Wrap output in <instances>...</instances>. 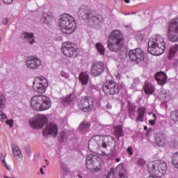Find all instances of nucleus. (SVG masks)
<instances>
[{"instance_id":"nucleus-60","label":"nucleus","mask_w":178,"mask_h":178,"mask_svg":"<svg viewBox=\"0 0 178 178\" xmlns=\"http://www.w3.org/2000/svg\"><path fill=\"white\" fill-rule=\"evenodd\" d=\"M153 118H154V120H156V115L155 114H153Z\"/></svg>"},{"instance_id":"nucleus-25","label":"nucleus","mask_w":178,"mask_h":178,"mask_svg":"<svg viewBox=\"0 0 178 178\" xmlns=\"http://www.w3.org/2000/svg\"><path fill=\"white\" fill-rule=\"evenodd\" d=\"M127 108L129 111V117L134 120V113H136V105L134 103H131L130 100L127 101Z\"/></svg>"},{"instance_id":"nucleus-37","label":"nucleus","mask_w":178,"mask_h":178,"mask_svg":"<svg viewBox=\"0 0 178 178\" xmlns=\"http://www.w3.org/2000/svg\"><path fill=\"white\" fill-rule=\"evenodd\" d=\"M101 145L103 148H107L108 147H111V145H112L111 144V142L109 141V138H105L102 141Z\"/></svg>"},{"instance_id":"nucleus-32","label":"nucleus","mask_w":178,"mask_h":178,"mask_svg":"<svg viewBox=\"0 0 178 178\" xmlns=\"http://www.w3.org/2000/svg\"><path fill=\"white\" fill-rule=\"evenodd\" d=\"M23 35H24V40H29V44H34V42H35V40H34V33H29L27 32H24L23 33Z\"/></svg>"},{"instance_id":"nucleus-43","label":"nucleus","mask_w":178,"mask_h":178,"mask_svg":"<svg viewBox=\"0 0 178 178\" xmlns=\"http://www.w3.org/2000/svg\"><path fill=\"white\" fill-rule=\"evenodd\" d=\"M0 109H5V96H0Z\"/></svg>"},{"instance_id":"nucleus-26","label":"nucleus","mask_w":178,"mask_h":178,"mask_svg":"<svg viewBox=\"0 0 178 178\" xmlns=\"http://www.w3.org/2000/svg\"><path fill=\"white\" fill-rule=\"evenodd\" d=\"M91 124L89 122L83 121L80 123L79 130L81 133H87L90 130Z\"/></svg>"},{"instance_id":"nucleus-64","label":"nucleus","mask_w":178,"mask_h":178,"mask_svg":"<svg viewBox=\"0 0 178 178\" xmlns=\"http://www.w3.org/2000/svg\"><path fill=\"white\" fill-rule=\"evenodd\" d=\"M124 15H130V13H124Z\"/></svg>"},{"instance_id":"nucleus-42","label":"nucleus","mask_w":178,"mask_h":178,"mask_svg":"<svg viewBox=\"0 0 178 178\" xmlns=\"http://www.w3.org/2000/svg\"><path fill=\"white\" fill-rule=\"evenodd\" d=\"M5 156H6V154H5L4 156L3 154H1V159L3 165L6 168L7 170H11V168L9 166H8V164H6V161H5Z\"/></svg>"},{"instance_id":"nucleus-27","label":"nucleus","mask_w":178,"mask_h":178,"mask_svg":"<svg viewBox=\"0 0 178 178\" xmlns=\"http://www.w3.org/2000/svg\"><path fill=\"white\" fill-rule=\"evenodd\" d=\"M143 90L146 95H151L154 94L155 91V88H154V86H152V84L149 83H145L143 86Z\"/></svg>"},{"instance_id":"nucleus-30","label":"nucleus","mask_w":178,"mask_h":178,"mask_svg":"<svg viewBox=\"0 0 178 178\" xmlns=\"http://www.w3.org/2000/svg\"><path fill=\"white\" fill-rule=\"evenodd\" d=\"M79 80L83 84V86H87V84H88V80H90L88 74L84 72H81L79 75Z\"/></svg>"},{"instance_id":"nucleus-2","label":"nucleus","mask_w":178,"mask_h":178,"mask_svg":"<svg viewBox=\"0 0 178 178\" xmlns=\"http://www.w3.org/2000/svg\"><path fill=\"white\" fill-rule=\"evenodd\" d=\"M59 26L63 34L70 35L76 30V24L73 17L65 13L61 15L60 19L59 20Z\"/></svg>"},{"instance_id":"nucleus-4","label":"nucleus","mask_w":178,"mask_h":178,"mask_svg":"<svg viewBox=\"0 0 178 178\" xmlns=\"http://www.w3.org/2000/svg\"><path fill=\"white\" fill-rule=\"evenodd\" d=\"M147 169L150 175L156 176V177H162L166 175L168 165L163 161L157 160L148 163Z\"/></svg>"},{"instance_id":"nucleus-59","label":"nucleus","mask_w":178,"mask_h":178,"mask_svg":"<svg viewBox=\"0 0 178 178\" xmlns=\"http://www.w3.org/2000/svg\"><path fill=\"white\" fill-rule=\"evenodd\" d=\"M125 3H130V0H124Z\"/></svg>"},{"instance_id":"nucleus-7","label":"nucleus","mask_w":178,"mask_h":178,"mask_svg":"<svg viewBox=\"0 0 178 178\" xmlns=\"http://www.w3.org/2000/svg\"><path fill=\"white\" fill-rule=\"evenodd\" d=\"M102 90L106 95L119 94V85L113 81H106L102 86Z\"/></svg>"},{"instance_id":"nucleus-24","label":"nucleus","mask_w":178,"mask_h":178,"mask_svg":"<svg viewBox=\"0 0 178 178\" xmlns=\"http://www.w3.org/2000/svg\"><path fill=\"white\" fill-rule=\"evenodd\" d=\"M111 143H113V148L110 149V155H111V156H118V155L120 154L122 149L120 148L116 149V140H115V138L111 136Z\"/></svg>"},{"instance_id":"nucleus-49","label":"nucleus","mask_w":178,"mask_h":178,"mask_svg":"<svg viewBox=\"0 0 178 178\" xmlns=\"http://www.w3.org/2000/svg\"><path fill=\"white\" fill-rule=\"evenodd\" d=\"M25 152L26 154V156L28 158H30L31 156V150L29 148L25 149Z\"/></svg>"},{"instance_id":"nucleus-10","label":"nucleus","mask_w":178,"mask_h":178,"mask_svg":"<svg viewBox=\"0 0 178 178\" xmlns=\"http://www.w3.org/2000/svg\"><path fill=\"white\" fill-rule=\"evenodd\" d=\"M128 56L131 60L136 62V63L143 62L145 58L144 51L140 48L130 50L128 53Z\"/></svg>"},{"instance_id":"nucleus-46","label":"nucleus","mask_w":178,"mask_h":178,"mask_svg":"<svg viewBox=\"0 0 178 178\" xmlns=\"http://www.w3.org/2000/svg\"><path fill=\"white\" fill-rule=\"evenodd\" d=\"M7 116L6 114L3 113L2 111H0V120L1 122H3L5 119H6Z\"/></svg>"},{"instance_id":"nucleus-40","label":"nucleus","mask_w":178,"mask_h":178,"mask_svg":"<svg viewBox=\"0 0 178 178\" xmlns=\"http://www.w3.org/2000/svg\"><path fill=\"white\" fill-rule=\"evenodd\" d=\"M60 168L62 171V173L65 175V173H67V172H69V170L67 169V165L65 163L60 161Z\"/></svg>"},{"instance_id":"nucleus-15","label":"nucleus","mask_w":178,"mask_h":178,"mask_svg":"<svg viewBox=\"0 0 178 178\" xmlns=\"http://www.w3.org/2000/svg\"><path fill=\"white\" fill-rule=\"evenodd\" d=\"M43 136H54L56 137L58 136V125L55 123H50L46 125L44 129L42 131Z\"/></svg>"},{"instance_id":"nucleus-54","label":"nucleus","mask_w":178,"mask_h":178,"mask_svg":"<svg viewBox=\"0 0 178 178\" xmlns=\"http://www.w3.org/2000/svg\"><path fill=\"white\" fill-rule=\"evenodd\" d=\"M138 83H140V80H138V79H135L134 80L133 86H137V84H138Z\"/></svg>"},{"instance_id":"nucleus-50","label":"nucleus","mask_w":178,"mask_h":178,"mask_svg":"<svg viewBox=\"0 0 178 178\" xmlns=\"http://www.w3.org/2000/svg\"><path fill=\"white\" fill-rule=\"evenodd\" d=\"M127 152H128V154H129L130 155H132V154H133V147H131V146H129V147L127 148Z\"/></svg>"},{"instance_id":"nucleus-58","label":"nucleus","mask_w":178,"mask_h":178,"mask_svg":"<svg viewBox=\"0 0 178 178\" xmlns=\"http://www.w3.org/2000/svg\"><path fill=\"white\" fill-rule=\"evenodd\" d=\"M40 172L41 175H45V172H44V169H42V168H41L40 169Z\"/></svg>"},{"instance_id":"nucleus-61","label":"nucleus","mask_w":178,"mask_h":178,"mask_svg":"<svg viewBox=\"0 0 178 178\" xmlns=\"http://www.w3.org/2000/svg\"><path fill=\"white\" fill-rule=\"evenodd\" d=\"M115 161L116 162H120V159H119V158L115 159Z\"/></svg>"},{"instance_id":"nucleus-22","label":"nucleus","mask_w":178,"mask_h":178,"mask_svg":"<svg viewBox=\"0 0 178 178\" xmlns=\"http://www.w3.org/2000/svg\"><path fill=\"white\" fill-rule=\"evenodd\" d=\"M101 19H102L101 15H95L94 14V12H92V15L88 18V20H89V22L92 26H97V24H99L101 22Z\"/></svg>"},{"instance_id":"nucleus-8","label":"nucleus","mask_w":178,"mask_h":178,"mask_svg":"<svg viewBox=\"0 0 178 178\" xmlns=\"http://www.w3.org/2000/svg\"><path fill=\"white\" fill-rule=\"evenodd\" d=\"M48 87V81L44 77H38L33 80V88L39 94H44Z\"/></svg>"},{"instance_id":"nucleus-14","label":"nucleus","mask_w":178,"mask_h":178,"mask_svg":"<svg viewBox=\"0 0 178 178\" xmlns=\"http://www.w3.org/2000/svg\"><path fill=\"white\" fill-rule=\"evenodd\" d=\"M26 63L29 69H31V70H36V69H38V67L41 66V60L38 57L31 56L26 59Z\"/></svg>"},{"instance_id":"nucleus-3","label":"nucleus","mask_w":178,"mask_h":178,"mask_svg":"<svg viewBox=\"0 0 178 178\" xmlns=\"http://www.w3.org/2000/svg\"><path fill=\"white\" fill-rule=\"evenodd\" d=\"M51 105V99L44 95H35L31 99V106L35 111H47Z\"/></svg>"},{"instance_id":"nucleus-21","label":"nucleus","mask_w":178,"mask_h":178,"mask_svg":"<svg viewBox=\"0 0 178 178\" xmlns=\"http://www.w3.org/2000/svg\"><path fill=\"white\" fill-rule=\"evenodd\" d=\"M40 20L44 24L51 26L54 22V16H52L51 13H44L42 17H41Z\"/></svg>"},{"instance_id":"nucleus-5","label":"nucleus","mask_w":178,"mask_h":178,"mask_svg":"<svg viewBox=\"0 0 178 178\" xmlns=\"http://www.w3.org/2000/svg\"><path fill=\"white\" fill-rule=\"evenodd\" d=\"M168 38L172 42L178 41V16L170 22L168 26Z\"/></svg>"},{"instance_id":"nucleus-53","label":"nucleus","mask_w":178,"mask_h":178,"mask_svg":"<svg viewBox=\"0 0 178 178\" xmlns=\"http://www.w3.org/2000/svg\"><path fill=\"white\" fill-rule=\"evenodd\" d=\"M156 121L155 120H150L149 121V124H151V126H155V122H156Z\"/></svg>"},{"instance_id":"nucleus-17","label":"nucleus","mask_w":178,"mask_h":178,"mask_svg":"<svg viewBox=\"0 0 178 178\" xmlns=\"http://www.w3.org/2000/svg\"><path fill=\"white\" fill-rule=\"evenodd\" d=\"M97 157L95 155L90 154L86 158V168L89 170H92L95 168H98L97 163H98Z\"/></svg>"},{"instance_id":"nucleus-31","label":"nucleus","mask_w":178,"mask_h":178,"mask_svg":"<svg viewBox=\"0 0 178 178\" xmlns=\"http://www.w3.org/2000/svg\"><path fill=\"white\" fill-rule=\"evenodd\" d=\"M138 115L136 118V122H143L144 115H145V108L144 107H140L138 109Z\"/></svg>"},{"instance_id":"nucleus-28","label":"nucleus","mask_w":178,"mask_h":178,"mask_svg":"<svg viewBox=\"0 0 178 178\" xmlns=\"http://www.w3.org/2000/svg\"><path fill=\"white\" fill-rule=\"evenodd\" d=\"M158 45V39H155V40H149L147 44V51L149 54L152 55V51L156 50V47Z\"/></svg>"},{"instance_id":"nucleus-41","label":"nucleus","mask_w":178,"mask_h":178,"mask_svg":"<svg viewBox=\"0 0 178 178\" xmlns=\"http://www.w3.org/2000/svg\"><path fill=\"white\" fill-rule=\"evenodd\" d=\"M145 38V32L144 31L138 33V35H136V40L139 42H141V41H143V40H144Z\"/></svg>"},{"instance_id":"nucleus-36","label":"nucleus","mask_w":178,"mask_h":178,"mask_svg":"<svg viewBox=\"0 0 178 178\" xmlns=\"http://www.w3.org/2000/svg\"><path fill=\"white\" fill-rule=\"evenodd\" d=\"M96 48H97L98 52H99L100 55H105V47H104L102 44L97 43Z\"/></svg>"},{"instance_id":"nucleus-35","label":"nucleus","mask_w":178,"mask_h":178,"mask_svg":"<svg viewBox=\"0 0 178 178\" xmlns=\"http://www.w3.org/2000/svg\"><path fill=\"white\" fill-rule=\"evenodd\" d=\"M13 154L17 161H19L22 158V151H20V148L18 147L13 148Z\"/></svg>"},{"instance_id":"nucleus-11","label":"nucleus","mask_w":178,"mask_h":178,"mask_svg":"<svg viewBox=\"0 0 178 178\" xmlns=\"http://www.w3.org/2000/svg\"><path fill=\"white\" fill-rule=\"evenodd\" d=\"M105 72V64L102 61H95L90 67V75L93 77L102 76Z\"/></svg>"},{"instance_id":"nucleus-47","label":"nucleus","mask_w":178,"mask_h":178,"mask_svg":"<svg viewBox=\"0 0 178 178\" xmlns=\"http://www.w3.org/2000/svg\"><path fill=\"white\" fill-rule=\"evenodd\" d=\"M60 76L61 77H65L66 79H69V74H67L64 71L60 72Z\"/></svg>"},{"instance_id":"nucleus-48","label":"nucleus","mask_w":178,"mask_h":178,"mask_svg":"<svg viewBox=\"0 0 178 178\" xmlns=\"http://www.w3.org/2000/svg\"><path fill=\"white\" fill-rule=\"evenodd\" d=\"M6 124H8L10 127H13V120H7L6 121Z\"/></svg>"},{"instance_id":"nucleus-13","label":"nucleus","mask_w":178,"mask_h":178,"mask_svg":"<svg viewBox=\"0 0 178 178\" xmlns=\"http://www.w3.org/2000/svg\"><path fill=\"white\" fill-rule=\"evenodd\" d=\"M113 175V178H128L127 177V171L122 165H119L114 170L113 168H111L110 172H108L106 178H109V176Z\"/></svg>"},{"instance_id":"nucleus-23","label":"nucleus","mask_w":178,"mask_h":178,"mask_svg":"<svg viewBox=\"0 0 178 178\" xmlns=\"http://www.w3.org/2000/svg\"><path fill=\"white\" fill-rule=\"evenodd\" d=\"M73 99H74V93H70V95L61 98L60 104L63 105V106H68V105H70V103Z\"/></svg>"},{"instance_id":"nucleus-12","label":"nucleus","mask_w":178,"mask_h":178,"mask_svg":"<svg viewBox=\"0 0 178 178\" xmlns=\"http://www.w3.org/2000/svg\"><path fill=\"white\" fill-rule=\"evenodd\" d=\"M79 108L83 112H90L93 107V100L91 98L83 97L78 99L77 101Z\"/></svg>"},{"instance_id":"nucleus-63","label":"nucleus","mask_w":178,"mask_h":178,"mask_svg":"<svg viewBox=\"0 0 178 178\" xmlns=\"http://www.w3.org/2000/svg\"><path fill=\"white\" fill-rule=\"evenodd\" d=\"M144 130H147V131L148 130V127L147 126H145L144 127Z\"/></svg>"},{"instance_id":"nucleus-9","label":"nucleus","mask_w":178,"mask_h":178,"mask_svg":"<svg viewBox=\"0 0 178 178\" xmlns=\"http://www.w3.org/2000/svg\"><path fill=\"white\" fill-rule=\"evenodd\" d=\"M47 122L48 118L41 114L36 115L35 119L29 120V124L33 129H42Z\"/></svg>"},{"instance_id":"nucleus-44","label":"nucleus","mask_w":178,"mask_h":178,"mask_svg":"<svg viewBox=\"0 0 178 178\" xmlns=\"http://www.w3.org/2000/svg\"><path fill=\"white\" fill-rule=\"evenodd\" d=\"M161 92L163 93L164 98H170V97H172V93H170V91L169 90H163Z\"/></svg>"},{"instance_id":"nucleus-16","label":"nucleus","mask_w":178,"mask_h":178,"mask_svg":"<svg viewBox=\"0 0 178 178\" xmlns=\"http://www.w3.org/2000/svg\"><path fill=\"white\" fill-rule=\"evenodd\" d=\"M92 14V10L90 9L88 6H81L78 10V15L79 17H82L84 20H88L89 17H91Z\"/></svg>"},{"instance_id":"nucleus-33","label":"nucleus","mask_w":178,"mask_h":178,"mask_svg":"<svg viewBox=\"0 0 178 178\" xmlns=\"http://www.w3.org/2000/svg\"><path fill=\"white\" fill-rule=\"evenodd\" d=\"M177 51H178V44L172 46L169 49L168 59H172V58H174L175 55H176V52H177Z\"/></svg>"},{"instance_id":"nucleus-19","label":"nucleus","mask_w":178,"mask_h":178,"mask_svg":"<svg viewBox=\"0 0 178 178\" xmlns=\"http://www.w3.org/2000/svg\"><path fill=\"white\" fill-rule=\"evenodd\" d=\"M154 78L156 80L159 86H165V84H166V80H168V76L166 75V74H165V72H157L154 75Z\"/></svg>"},{"instance_id":"nucleus-51","label":"nucleus","mask_w":178,"mask_h":178,"mask_svg":"<svg viewBox=\"0 0 178 178\" xmlns=\"http://www.w3.org/2000/svg\"><path fill=\"white\" fill-rule=\"evenodd\" d=\"M152 131V128H149V129H147L146 131V137H149Z\"/></svg>"},{"instance_id":"nucleus-57","label":"nucleus","mask_w":178,"mask_h":178,"mask_svg":"<svg viewBox=\"0 0 178 178\" xmlns=\"http://www.w3.org/2000/svg\"><path fill=\"white\" fill-rule=\"evenodd\" d=\"M177 63H178L177 59L174 60V61H173V63H172V66H173L174 67H176V66H177Z\"/></svg>"},{"instance_id":"nucleus-18","label":"nucleus","mask_w":178,"mask_h":178,"mask_svg":"<svg viewBox=\"0 0 178 178\" xmlns=\"http://www.w3.org/2000/svg\"><path fill=\"white\" fill-rule=\"evenodd\" d=\"M166 44L164 41H162L161 42H157V46L156 47V50L152 51V55H154L155 56H159L160 55H162L165 52V48Z\"/></svg>"},{"instance_id":"nucleus-20","label":"nucleus","mask_w":178,"mask_h":178,"mask_svg":"<svg viewBox=\"0 0 178 178\" xmlns=\"http://www.w3.org/2000/svg\"><path fill=\"white\" fill-rule=\"evenodd\" d=\"M96 137L99 138V136H95L88 142V149L91 152H94L97 147L101 145V143H98V141L95 140H97Z\"/></svg>"},{"instance_id":"nucleus-1","label":"nucleus","mask_w":178,"mask_h":178,"mask_svg":"<svg viewBox=\"0 0 178 178\" xmlns=\"http://www.w3.org/2000/svg\"><path fill=\"white\" fill-rule=\"evenodd\" d=\"M124 37L123 33L119 30L113 31L107 41V47L111 52H120V55H127L126 49L123 48Z\"/></svg>"},{"instance_id":"nucleus-45","label":"nucleus","mask_w":178,"mask_h":178,"mask_svg":"<svg viewBox=\"0 0 178 178\" xmlns=\"http://www.w3.org/2000/svg\"><path fill=\"white\" fill-rule=\"evenodd\" d=\"M136 165H138V166H144L145 165V160L143 159H139L136 161Z\"/></svg>"},{"instance_id":"nucleus-6","label":"nucleus","mask_w":178,"mask_h":178,"mask_svg":"<svg viewBox=\"0 0 178 178\" xmlns=\"http://www.w3.org/2000/svg\"><path fill=\"white\" fill-rule=\"evenodd\" d=\"M79 47L72 42H65L62 44L61 51L67 56V58H73L77 55Z\"/></svg>"},{"instance_id":"nucleus-39","label":"nucleus","mask_w":178,"mask_h":178,"mask_svg":"<svg viewBox=\"0 0 178 178\" xmlns=\"http://www.w3.org/2000/svg\"><path fill=\"white\" fill-rule=\"evenodd\" d=\"M170 118L172 119V120H174V122H178V109L171 111Z\"/></svg>"},{"instance_id":"nucleus-56","label":"nucleus","mask_w":178,"mask_h":178,"mask_svg":"<svg viewBox=\"0 0 178 178\" xmlns=\"http://www.w3.org/2000/svg\"><path fill=\"white\" fill-rule=\"evenodd\" d=\"M106 108V109H112V104L111 103H107Z\"/></svg>"},{"instance_id":"nucleus-34","label":"nucleus","mask_w":178,"mask_h":178,"mask_svg":"<svg viewBox=\"0 0 178 178\" xmlns=\"http://www.w3.org/2000/svg\"><path fill=\"white\" fill-rule=\"evenodd\" d=\"M114 136H116V138L119 140L120 137H123L124 136V133L123 132V128L122 127H118L115 128L114 131Z\"/></svg>"},{"instance_id":"nucleus-38","label":"nucleus","mask_w":178,"mask_h":178,"mask_svg":"<svg viewBox=\"0 0 178 178\" xmlns=\"http://www.w3.org/2000/svg\"><path fill=\"white\" fill-rule=\"evenodd\" d=\"M172 163L175 165V168L178 167V152L175 153L172 156Z\"/></svg>"},{"instance_id":"nucleus-52","label":"nucleus","mask_w":178,"mask_h":178,"mask_svg":"<svg viewBox=\"0 0 178 178\" xmlns=\"http://www.w3.org/2000/svg\"><path fill=\"white\" fill-rule=\"evenodd\" d=\"M8 22H9V18H4L2 20V24H8Z\"/></svg>"},{"instance_id":"nucleus-55","label":"nucleus","mask_w":178,"mask_h":178,"mask_svg":"<svg viewBox=\"0 0 178 178\" xmlns=\"http://www.w3.org/2000/svg\"><path fill=\"white\" fill-rule=\"evenodd\" d=\"M3 2H4V3H8V5H10V3L13 2V0H3Z\"/></svg>"},{"instance_id":"nucleus-62","label":"nucleus","mask_w":178,"mask_h":178,"mask_svg":"<svg viewBox=\"0 0 178 178\" xmlns=\"http://www.w3.org/2000/svg\"><path fill=\"white\" fill-rule=\"evenodd\" d=\"M78 177H79V178H83V176L82 175H81V174H78Z\"/></svg>"},{"instance_id":"nucleus-29","label":"nucleus","mask_w":178,"mask_h":178,"mask_svg":"<svg viewBox=\"0 0 178 178\" xmlns=\"http://www.w3.org/2000/svg\"><path fill=\"white\" fill-rule=\"evenodd\" d=\"M155 143L159 147H163L165 145V138L161 133L156 134L155 136Z\"/></svg>"}]
</instances>
